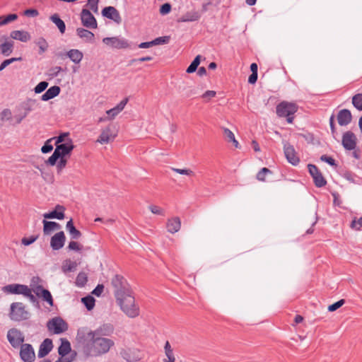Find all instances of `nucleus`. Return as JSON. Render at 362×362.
Listing matches in <instances>:
<instances>
[{"label":"nucleus","mask_w":362,"mask_h":362,"mask_svg":"<svg viewBox=\"0 0 362 362\" xmlns=\"http://www.w3.org/2000/svg\"><path fill=\"white\" fill-rule=\"evenodd\" d=\"M81 248H82V246H81L76 241H71L68 245V249L70 250L80 251L81 250Z\"/></svg>","instance_id":"0e129e2a"},{"label":"nucleus","mask_w":362,"mask_h":362,"mask_svg":"<svg viewBox=\"0 0 362 362\" xmlns=\"http://www.w3.org/2000/svg\"><path fill=\"white\" fill-rule=\"evenodd\" d=\"M100 0H88L87 6L92 10L94 13H98V3Z\"/></svg>","instance_id":"5fc2aeb1"},{"label":"nucleus","mask_w":362,"mask_h":362,"mask_svg":"<svg viewBox=\"0 0 362 362\" xmlns=\"http://www.w3.org/2000/svg\"><path fill=\"white\" fill-rule=\"evenodd\" d=\"M116 134L112 132V126L109 125L103 129L97 139V142L104 144L113 141Z\"/></svg>","instance_id":"f3484780"},{"label":"nucleus","mask_w":362,"mask_h":362,"mask_svg":"<svg viewBox=\"0 0 362 362\" xmlns=\"http://www.w3.org/2000/svg\"><path fill=\"white\" fill-rule=\"evenodd\" d=\"M356 137L352 132H346L342 136V146L346 150H354L356 146Z\"/></svg>","instance_id":"dca6fc26"},{"label":"nucleus","mask_w":362,"mask_h":362,"mask_svg":"<svg viewBox=\"0 0 362 362\" xmlns=\"http://www.w3.org/2000/svg\"><path fill=\"white\" fill-rule=\"evenodd\" d=\"M223 132H224V136L228 142H230V141H233L235 135L229 129L224 128Z\"/></svg>","instance_id":"69168bd1"},{"label":"nucleus","mask_w":362,"mask_h":362,"mask_svg":"<svg viewBox=\"0 0 362 362\" xmlns=\"http://www.w3.org/2000/svg\"><path fill=\"white\" fill-rule=\"evenodd\" d=\"M66 56L74 64H79L83 57L81 51L77 49H71L66 53Z\"/></svg>","instance_id":"cd10ccee"},{"label":"nucleus","mask_w":362,"mask_h":362,"mask_svg":"<svg viewBox=\"0 0 362 362\" xmlns=\"http://www.w3.org/2000/svg\"><path fill=\"white\" fill-rule=\"evenodd\" d=\"M81 302L84 304L88 310H91L95 306V298L88 295L81 298Z\"/></svg>","instance_id":"ea45409f"},{"label":"nucleus","mask_w":362,"mask_h":362,"mask_svg":"<svg viewBox=\"0 0 362 362\" xmlns=\"http://www.w3.org/2000/svg\"><path fill=\"white\" fill-rule=\"evenodd\" d=\"M90 341L84 344L83 352L86 356H99L107 354L115 345L111 339L93 337H90Z\"/></svg>","instance_id":"f257e3e1"},{"label":"nucleus","mask_w":362,"mask_h":362,"mask_svg":"<svg viewBox=\"0 0 362 362\" xmlns=\"http://www.w3.org/2000/svg\"><path fill=\"white\" fill-rule=\"evenodd\" d=\"M35 42L39 47L38 53L40 54H43L47 50L49 45L47 40L44 37H39L35 41Z\"/></svg>","instance_id":"58836bf2"},{"label":"nucleus","mask_w":362,"mask_h":362,"mask_svg":"<svg viewBox=\"0 0 362 362\" xmlns=\"http://www.w3.org/2000/svg\"><path fill=\"white\" fill-rule=\"evenodd\" d=\"M308 168L309 173L313 179L314 184L317 187H322L326 185L327 181L325 178L315 165L308 164Z\"/></svg>","instance_id":"1a4fd4ad"},{"label":"nucleus","mask_w":362,"mask_h":362,"mask_svg":"<svg viewBox=\"0 0 362 362\" xmlns=\"http://www.w3.org/2000/svg\"><path fill=\"white\" fill-rule=\"evenodd\" d=\"M37 235H31L29 238H23L21 240V243L23 245L28 246L33 244L37 239Z\"/></svg>","instance_id":"6e6d98bb"},{"label":"nucleus","mask_w":362,"mask_h":362,"mask_svg":"<svg viewBox=\"0 0 362 362\" xmlns=\"http://www.w3.org/2000/svg\"><path fill=\"white\" fill-rule=\"evenodd\" d=\"M37 100L32 98H28L21 103V108L25 111L23 117H27L30 112L33 111L37 106Z\"/></svg>","instance_id":"2f4dec72"},{"label":"nucleus","mask_w":362,"mask_h":362,"mask_svg":"<svg viewBox=\"0 0 362 362\" xmlns=\"http://www.w3.org/2000/svg\"><path fill=\"white\" fill-rule=\"evenodd\" d=\"M200 18V15L197 11L188 12L185 13L181 18L182 22H192L198 21Z\"/></svg>","instance_id":"e433bc0d"},{"label":"nucleus","mask_w":362,"mask_h":362,"mask_svg":"<svg viewBox=\"0 0 362 362\" xmlns=\"http://www.w3.org/2000/svg\"><path fill=\"white\" fill-rule=\"evenodd\" d=\"M61 89L58 86H53L50 87L47 91L41 96V100L47 101L55 97L60 93Z\"/></svg>","instance_id":"c85d7f7f"},{"label":"nucleus","mask_w":362,"mask_h":362,"mask_svg":"<svg viewBox=\"0 0 362 362\" xmlns=\"http://www.w3.org/2000/svg\"><path fill=\"white\" fill-rule=\"evenodd\" d=\"M120 355L127 362H136L142 358L141 352L137 349L128 348L122 349L120 351Z\"/></svg>","instance_id":"f8f14e48"},{"label":"nucleus","mask_w":362,"mask_h":362,"mask_svg":"<svg viewBox=\"0 0 362 362\" xmlns=\"http://www.w3.org/2000/svg\"><path fill=\"white\" fill-rule=\"evenodd\" d=\"M353 105L358 110H362V93H358L352 98Z\"/></svg>","instance_id":"37998d69"},{"label":"nucleus","mask_w":362,"mask_h":362,"mask_svg":"<svg viewBox=\"0 0 362 362\" xmlns=\"http://www.w3.org/2000/svg\"><path fill=\"white\" fill-rule=\"evenodd\" d=\"M114 327L111 324H104L94 331L88 333V337L110 336L113 333Z\"/></svg>","instance_id":"2eb2a0df"},{"label":"nucleus","mask_w":362,"mask_h":362,"mask_svg":"<svg viewBox=\"0 0 362 362\" xmlns=\"http://www.w3.org/2000/svg\"><path fill=\"white\" fill-rule=\"evenodd\" d=\"M102 15L115 23L121 22V16L119 11L113 6H107L102 10Z\"/></svg>","instance_id":"aec40b11"},{"label":"nucleus","mask_w":362,"mask_h":362,"mask_svg":"<svg viewBox=\"0 0 362 362\" xmlns=\"http://www.w3.org/2000/svg\"><path fill=\"white\" fill-rule=\"evenodd\" d=\"M351 112L347 109L341 110L337 115V121L340 126H346L351 122Z\"/></svg>","instance_id":"5701e85b"},{"label":"nucleus","mask_w":362,"mask_h":362,"mask_svg":"<svg viewBox=\"0 0 362 362\" xmlns=\"http://www.w3.org/2000/svg\"><path fill=\"white\" fill-rule=\"evenodd\" d=\"M76 34L85 42H94L95 35L91 31H89L83 28H78L76 29Z\"/></svg>","instance_id":"b1692460"},{"label":"nucleus","mask_w":362,"mask_h":362,"mask_svg":"<svg viewBox=\"0 0 362 362\" xmlns=\"http://www.w3.org/2000/svg\"><path fill=\"white\" fill-rule=\"evenodd\" d=\"M53 349L52 341L50 339H45L40 345L37 356L43 358L47 356Z\"/></svg>","instance_id":"4be33fe9"},{"label":"nucleus","mask_w":362,"mask_h":362,"mask_svg":"<svg viewBox=\"0 0 362 362\" xmlns=\"http://www.w3.org/2000/svg\"><path fill=\"white\" fill-rule=\"evenodd\" d=\"M48 85L47 81L40 82L34 88L35 93L37 94L42 93L47 88Z\"/></svg>","instance_id":"09e8293b"},{"label":"nucleus","mask_w":362,"mask_h":362,"mask_svg":"<svg viewBox=\"0 0 362 362\" xmlns=\"http://www.w3.org/2000/svg\"><path fill=\"white\" fill-rule=\"evenodd\" d=\"M200 55H197L194 60L191 62L189 66L187 67L186 71L188 74L194 73L198 68L199 64H200Z\"/></svg>","instance_id":"79ce46f5"},{"label":"nucleus","mask_w":362,"mask_h":362,"mask_svg":"<svg viewBox=\"0 0 362 362\" xmlns=\"http://www.w3.org/2000/svg\"><path fill=\"white\" fill-rule=\"evenodd\" d=\"M350 227L356 230H361L362 229V216L358 220L354 218L351 221Z\"/></svg>","instance_id":"de8ad7c7"},{"label":"nucleus","mask_w":362,"mask_h":362,"mask_svg":"<svg viewBox=\"0 0 362 362\" xmlns=\"http://www.w3.org/2000/svg\"><path fill=\"white\" fill-rule=\"evenodd\" d=\"M216 93L214 90H206L203 95H202V98L209 100L211 98L216 96Z\"/></svg>","instance_id":"774afa93"},{"label":"nucleus","mask_w":362,"mask_h":362,"mask_svg":"<svg viewBox=\"0 0 362 362\" xmlns=\"http://www.w3.org/2000/svg\"><path fill=\"white\" fill-rule=\"evenodd\" d=\"M13 41H6L0 45V53L4 57H8L13 52Z\"/></svg>","instance_id":"72a5a7b5"},{"label":"nucleus","mask_w":362,"mask_h":362,"mask_svg":"<svg viewBox=\"0 0 362 362\" xmlns=\"http://www.w3.org/2000/svg\"><path fill=\"white\" fill-rule=\"evenodd\" d=\"M103 42L106 45L115 49H125L129 47L128 40L121 37H104Z\"/></svg>","instance_id":"6e6552de"},{"label":"nucleus","mask_w":362,"mask_h":362,"mask_svg":"<svg viewBox=\"0 0 362 362\" xmlns=\"http://www.w3.org/2000/svg\"><path fill=\"white\" fill-rule=\"evenodd\" d=\"M74 148V145L71 139H69V141L64 144H60L56 145V148L54 151L58 154V156L61 158L66 156L71 153V152Z\"/></svg>","instance_id":"6ab92c4d"},{"label":"nucleus","mask_w":362,"mask_h":362,"mask_svg":"<svg viewBox=\"0 0 362 362\" xmlns=\"http://www.w3.org/2000/svg\"><path fill=\"white\" fill-rule=\"evenodd\" d=\"M272 174V172L269 168H262L257 174V179L259 181L264 182L266 175Z\"/></svg>","instance_id":"c03bdc74"},{"label":"nucleus","mask_w":362,"mask_h":362,"mask_svg":"<svg viewBox=\"0 0 362 362\" xmlns=\"http://www.w3.org/2000/svg\"><path fill=\"white\" fill-rule=\"evenodd\" d=\"M167 230L170 233H177L181 227V221L179 217H173L168 220Z\"/></svg>","instance_id":"bb28decb"},{"label":"nucleus","mask_w":362,"mask_h":362,"mask_svg":"<svg viewBox=\"0 0 362 362\" xmlns=\"http://www.w3.org/2000/svg\"><path fill=\"white\" fill-rule=\"evenodd\" d=\"M10 36L12 39L23 42H26L30 39L29 33L25 30H13L11 33Z\"/></svg>","instance_id":"7c9ffc66"},{"label":"nucleus","mask_w":362,"mask_h":362,"mask_svg":"<svg viewBox=\"0 0 362 362\" xmlns=\"http://www.w3.org/2000/svg\"><path fill=\"white\" fill-rule=\"evenodd\" d=\"M49 19L53 23L56 25L62 34L64 33L66 30L65 23L59 18L57 13L52 15Z\"/></svg>","instance_id":"f704fd0d"},{"label":"nucleus","mask_w":362,"mask_h":362,"mask_svg":"<svg viewBox=\"0 0 362 362\" xmlns=\"http://www.w3.org/2000/svg\"><path fill=\"white\" fill-rule=\"evenodd\" d=\"M80 16L81 23L84 27L90 29L97 28V21L89 10L83 8Z\"/></svg>","instance_id":"9d476101"},{"label":"nucleus","mask_w":362,"mask_h":362,"mask_svg":"<svg viewBox=\"0 0 362 362\" xmlns=\"http://www.w3.org/2000/svg\"><path fill=\"white\" fill-rule=\"evenodd\" d=\"M40 297H42L50 306H53V298L51 293L48 290H43Z\"/></svg>","instance_id":"49530a36"},{"label":"nucleus","mask_w":362,"mask_h":362,"mask_svg":"<svg viewBox=\"0 0 362 362\" xmlns=\"http://www.w3.org/2000/svg\"><path fill=\"white\" fill-rule=\"evenodd\" d=\"M116 300L121 310L128 317L133 318L139 315V306L135 304V299L132 295V291Z\"/></svg>","instance_id":"f03ea898"},{"label":"nucleus","mask_w":362,"mask_h":362,"mask_svg":"<svg viewBox=\"0 0 362 362\" xmlns=\"http://www.w3.org/2000/svg\"><path fill=\"white\" fill-rule=\"evenodd\" d=\"M64 211L65 208L63 206L57 204L54 211L44 214L43 216L47 219L57 218L62 220L64 218Z\"/></svg>","instance_id":"412c9836"},{"label":"nucleus","mask_w":362,"mask_h":362,"mask_svg":"<svg viewBox=\"0 0 362 362\" xmlns=\"http://www.w3.org/2000/svg\"><path fill=\"white\" fill-rule=\"evenodd\" d=\"M52 139H49L45 141V144L41 148L42 153H47L52 151L53 146L51 144Z\"/></svg>","instance_id":"864d4df0"},{"label":"nucleus","mask_w":362,"mask_h":362,"mask_svg":"<svg viewBox=\"0 0 362 362\" xmlns=\"http://www.w3.org/2000/svg\"><path fill=\"white\" fill-rule=\"evenodd\" d=\"M7 339L13 348L17 349L23 344L25 337L20 330L12 328L8 331Z\"/></svg>","instance_id":"0eeeda50"},{"label":"nucleus","mask_w":362,"mask_h":362,"mask_svg":"<svg viewBox=\"0 0 362 362\" xmlns=\"http://www.w3.org/2000/svg\"><path fill=\"white\" fill-rule=\"evenodd\" d=\"M60 341L61 344L58 348V354L61 357H64L71 351V344L66 338H61Z\"/></svg>","instance_id":"c756f323"},{"label":"nucleus","mask_w":362,"mask_h":362,"mask_svg":"<svg viewBox=\"0 0 362 362\" xmlns=\"http://www.w3.org/2000/svg\"><path fill=\"white\" fill-rule=\"evenodd\" d=\"M77 267V264L76 262L71 261L69 259L66 260L63 266V270L64 272H72Z\"/></svg>","instance_id":"a18cd8bd"},{"label":"nucleus","mask_w":362,"mask_h":362,"mask_svg":"<svg viewBox=\"0 0 362 362\" xmlns=\"http://www.w3.org/2000/svg\"><path fill=\"white\" fill-rule=\"evenodd\" d=\"M128 98H125L115 107L107 110L106 113L110 116V119H114L119 112L124 110V107L128 103Z\"/></svg>","instance_id":"393cba45"},{"label":"nucleus","mask_w":362,"mask_h":362,"mask_svg":"<svg viewBox=\"0 0 362 362\" xmlns=\"http://www.w3.org/2000/svg\"><path fill=\"white\" fill-rule=\"evenodd\" d=\"M320 160L328 163L331 166H337L335 160L333 158L328 156L327 155H322L320 157Z\"/></svg>","instance_id":"4d7b16f0"},{"label":"nucleus","mask_w":362,"mask_h":362,"mask_svg":"<svg viewBox=\"0 0 362 362\" xmlns=\"http://www.w3.org/2000/svg\"><path fill=\"white\" fill-rule=\"evenodd\" d=\"M116 300L132 291L127 281L121 275L115 274L111 280Z\"/></svg>","instance_id":"20e7f679"},{"label":"nucleus","mask_w":362,"mask_h":362,"mask_svg":"<svg viewBox=\"0 0 362 362\" xmlns=\"http://www.w3.org/2000/svg\"><path fill=\"white\" fill-rule=\"evenodd\" d=\"M172 170L174 172L179 173L180 175H186L189 176H192L194 175V172L191 170L190 169H180V168H173Z\"/></svg>","instance_id":"13d9d810"},{"label":"nucleus","mask_w":362,"mask_h":362,"mask_svg":"<svg viewBox=\"0 0 362 362\" xmlns=\"http://www.w3.org/2000/svg\"><path fill=\"white\" fill-rule=\"evenodd\" d=\"M59 159V160L56 164L58 173H59L62 169H64L66 167V163H67L66 159L64 158V157H62V158L61 157Z\"/></svg>","instance_id":"e2e57ef3"},{"label":"nucleus","mask_w":362,"mask_h":362,"mask_svg":"<svg viewBox=\"0 0 362 362\" xmlns=\"http://www.w3.org/2000/svg\"><path fill=\"white\" fill-rule=\"evenodd\" d=\"M62 69L60 66L52 67L48 70L47 75L50 78H55L59 75V74L62 71Z\"/></svg>","instance_id":"603ef678"},{"label":"nucleus","mask_w":362,"mask_h":362,"mask_svg":"<svg viewBox=\"0 0 362 362\" xmlns=\"http://www.w3.org/2000/svg\"><path fill=\"white\" fill-rule=\"evenodd\" d=\"M18 18V15L16 13H11L6 16H0V26L5 25L10 23L11 22L16 21Z\"/></svg>","instance_id":"a19ab883"},{"label":"nucleus","mask_w":362,"mask_h":362,"mask_svg":"<svg viewBox=\"0 0 362 362\" xmlns=\"http://www.w3.org/2000/svg\"><path fill=\"white\" fill-rule=\"evenodd\" d=\"M66 229L69 233L70 237L73 240H78L81 236V233L76 228L72 219H70L66 223Z\"/></svg>","instance_id":"473e14b6"},{"label":"nucleus","mask_w":362,"mask_h":362,"mask_svg":"<svg viewBox=\"0 0 362 362\" xmlns=\"http://www.w3.org/2000/svg\"><path fill=\"white\" fill-rule=\"evenodd\" d=\"M148 209L151 211V213H153L154 214L161 215V216L164 215L163 210L160 207H159L158 206L150 205L148 206Z\"/></svg>","instance_id":"680f3d73"},{"label":"nucleus","mask_w":362,"mask_h":362,"mask_svg":"<svg viewBox=\"0 0 362 362\" xmlns=\"http://www.w3.org/2000/svg\"><path fill=\"white\" fill-rule=\"evenodd\" d=\"M171 11V5L169 3H165L160 7V13L162 15H166Z\"/></svg>","instance_id":"052dcab7"},{"label":"nucleus","mask_w":362,"mask_h":362,"mask_svg":"<svg viewBox=\"0 0 362 362\" xmlns=\"http://www.w3.org/2000/svg\"><path fill=\"white\" fill-rule=\"evenodd\" d=\"M24 296L28 298L33 303H37L36 297L32 293V290L30 288H28Z\"/></svg>","instance_id":"338daca9"},{"label":"nucleus","mask_w":362,"mask_h":362,"mask_svg":"<svg viewBox=\"0 0 362 362\" xmlns=\"http://www.w3.org/2000/svg\"><path fill=\"white\" fill-rule=\"evenodd\" d=\"M284 151L288 163L293 165H297L299 163L300 159L292 145L288 143L285 144L284 145Z\"/></svg>","instance_id":"4468645a"},{"label":"nucleus","mask_w":362,"mask_h":362,"mask_svg":"<svg viewBox=\"0 0 362 362\" xmlns=\"http://www.w3.org/2000/svg\"><path fill=\"white\" fill-rule=\"evenodd\" d=\"M344 303H345V300L341 299V300L335 302L334 303L329 305L328 310L329 312H334V311L337 310V309H339V308H341Z\"/></svg>","instance_id":"8fccbe9b"},{"label":"nucleus","mask_w":362,"mask_h":362,"mask_svg":"<svg viewBox=\"0 0 362 362\" xmlns=\"http://www.w3.org/2000/svg\"><path fill=\"white\" fill-rule=\"evenodd\" d=\"M47 329L54 334H60L68 329L67 323L60 317H55L47 323Z\"/></svg>","instance_id":"423d86ee"},{"label":"nucleus","mask_w":362,"mask_h":362,"mask_svg":"<svg viewBox=\"0 0 362 362\" xmlns=\"http://www.w3.org/2000/svg\"><path fill=\"white\" fill-rule=\"evenodd\" d=\"M66 241V237L63 231L54 234L50 240V246L54 250H59L62 248Z\"/></svg>","instance_id":"a211bd4d"},{"label":"nucleus","mask_w":362,"mask_h":362,"mask_svg":"<svg viewBox=\"0 0 362 362\" xmlns=\"http://www.w3.org/2000/svg\"><path fill=\"white\" fill-rule=\"evenodd\" d=\"M20 357L24 362H33L35 354L33 346L30 344H23L20 346Z\"/></svg>","instance_id":"9b49d317"},{"label":"nucleus","mask_w":362,"mask_h":362,"mask_svg":"<svg viewBox=\"0 0 362 362\" xmlns=\"http://www.w3.org/2000/svg\"><path fill=\"white\" fill-rule=\"evenodd\" d=\"M9 316L11 320L19 322L28 319L29 313L23 303L16 302L11 305Z\"/></svg>","instance_id":"39448f33"},{"label":"nucleus","mask_w":362,"mask_h":362,"mask_svg":"<svg viewBox=\"0 0 362 362\" xmlns=\"http://www.w3.org/2000/svg\"><path fill=\"white\" fill-rule=\"evenodd\" d=\"M164 351L166 358L163 360L164 362H175V358L173 353V349H172L168 341H166L164 346Z\"/></svg>","instance_id":"c9c22d12"},{"label":"nucleus","mask_w":362,"mask_h":362,"mask_svg":"<svg viewBox=\"0 0 362 362\" xmlns=\"http://www.w3.org/2000/svg\"><path fill=\"white\" fill-rule=\"evenodd\" d=\"M43 233L45 235H49L54 230H57L61 228L59 223L54 221H48L43 220Z\"/></svg>","instance_id":"a878e982"},{"label":"nucleus","mask_w":362,"mask_h":362,"mask_svg":"<svg viewBox=\"0 0 362 362\" xmlns=\"http://www.w3.org/2000/svg\"><path fill=\"white\" fill-rule=\"evenodd\" d=\"M60 157L58 156V154L54 151V153H52V155L48 158V160L46 161V163L48 164V165H50L52 166L54 165L57 164V160Z\"/></svg>","instance_id":"bf43d9fd"},{"label":"nucleus","mask_w":362,"mask_h":362,"mask_svg":"<svg viewBox=\"0 0 362 362\" xmlns=\"http://www.w3.org/2000/svg\"><path fill=\"white\" fill-rule=\"evenodd\" d=\"M169 41H170L169 36L158 37L154 39L153 40H152L153 46L158 45L167 44L169 42Z\"/></svg>","instance_id":"3c124183"},{"label":"nucleus","mask_w":362,"mask_h":362,"mask_svg":"<svg viewBox=\"0 0 362 362\" xmlns=\"http://www.w3.org/2000/svg\"><path fill=\"white\" fill-rule=\"evenodd\" d=\"M298 106L295 103L281 101L276 105V113L279 117H286L288 123L291 124Z\"/></svg>","instance_id":"7ed1b4c3"},{"label":"nucleus","mask_w":362,"mask_h":362,"mask_svg":"<svg viewBox=\"0 0 362 362\" xmlns=\"http://www.w3.org/2000/svg\"><path fill=\"white\" fill-rule=\"evenodd\" d=\"M88 281V276L85 272H79L76 276L75 284L78 288L83 287Z\"/></svg>","instance_id":"4c0bfd02"},{"label":"nucleus","mask_w":362,"mask_h":362,"mask_svg":"<svg viewBox=\"0 0 362 362\" xmlns=\"http://www.w3.org/2000/svg\"><path fill=\"white\" fill-rule=\"evenodd\" d=\"M28 288L27 285L11 284L4 286L2 291L6 293L24 296Z\"/></svg>","instance_id":"ddd939ff"}]
</instances>
